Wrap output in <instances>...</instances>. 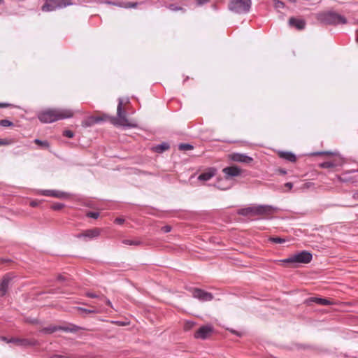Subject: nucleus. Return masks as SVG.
<instances>
[{
  "mask_svg": "<svg viewBox=\"0 0 358 358\" xmlns=\"http://www.w3.org/2000/svg\"><path fill=\"white\" fill-rule=\"evenodd\" d=\"M100 235V230L97 228L87 229L84 231L85 238L92 239Z\"/></svg>",
  "mask_w": 358,
  "mask_h": 358,
  "instance_id": "19",
  "label": "nucleus"
},
{
  "mask_svg": "<svg viewBox=\"0 0 358 358\" xmlns=\"http://www.w3.org/2000/svg\"><path fill=\"white\" fill-rule=\"evenodd\" d=\"M104 3H106V4L114 5V6H119V7L122 6V3H120V2H115V1H105Z\"/></svg>",
  "mask_w": 358,
  "mask_h": 358,
  "instance_id": "42",
  "label": "nucleus"
},
{
  "mask_svg": "<svg viewBox=\"0 0 358 358\" xmlns=\"http://www.w3.org/2000/svg\"><path fill=\"white\" fill-rule=\"evenodd\" d=\"M81 328L73 324H68L66 325H55L51 324L47 327H43L40 330V332L44 334H52L57 331H63L65 332H78Z\"/></svg>",
  "mask_w": 358,
  "mask_h": 358,
  "instance_id": "4",
  "label": "nucleus"
},
{
  "mask_svg": "<svg viewBox=\"0 0 358 358\" xmlns=\"http://www.w3.org/2000/svg\"><path fill=\"white\" fill-rule=\"evenodd\" d=\"M170 148V145L167 142H163L160 144L155 145L153 148L154 151L157 153H162Z\"/></svg>",
  "mask_w": 358,
  "mask_h": 358,
  "instance_id": "21",
  "label": "nucleus"
},
{
  "mask_svg": "<svg viewBox=\"0 0 358 358\" xmlns=\"http://www.w3.org/2000/svg\"><path fill=\"white\" fill-rule=\"evenodd\" d=\"M172 227L170 225H165L162 227L161 230L164 233H169L171 231Z\"/></svg>",
  "mask_w": 358,
  "mask_h": 358,
  "instance_id": "43",
  "label": "nucleus"
},
{
  "mask_svg": "<svg viewBox=\"0 0 358 358\" xmlns=\"http://www.w3.org/2000/svg\"><path fill=\"white\" fill-rule=\"evenodd\" d=\"M315 155H336L335 152H315L314 154Z\"/></svg>",
  "mask_w": 358,
  "mask_h": 358,
  "instance_id": "45",
  "label": "nucleus"
},
{
  "mask_svg": "<svg viewBox=\"0 0 358 358\" xmlns=\"http://www.w3.org/2000/svg\"><path fill=\"white\" fill-rule=\"evenodd\" d=\"M250 215H268L277 208L269 205H259L248 207Z\"/></svg>",
  "mask_w": 358,
  "mask_h": 358,
  "instance_id": "9",
  "label": "nucleus"
},
{
  "mask_svg": "<svg viewBox=\"0 0 358 358\" xmlns=\"http://www.w3.org/2000/svg\"><path fill=\"white\" fill-rule=\"evenodd\" d=\"M24 320L27 323H29L34 325H41L42 322L38 317H33L31 316L24 317Z\"/></svg>",
  "mask_w": 358,
  "mask_h": 358,
  "instance_id": "24",
  "label": "nucleus"
},
{
  "mask_svg": "<svg viewBox=\"0 0 358 358\" xmlns=\"http://www.w3.org/2000/svg\"><path fill=\"white\" fill-rule=\"evenodd\" d=\"M339 180L341 181V182H347L348 181V179L347 178L345 177V174H343V176H340L339 177Z\"/></svg>",
  "mask_w": 358,
  "mask_h": 358,
  "instance_id": "53",
  "label": "nucleus"
},
{
  "mask_svg": "<svg viewBox=\"0 0 358 358\" xmlns=\"http://www.w3.org/2000/svg\"><path fill=\"white\" fill-rule=\"evenodd\" d=\"M114 222L117 224H122L124 222V219L122 217H117Z\"/></svg>",
  "mask_w": 358,
  "mask_h": 358,
  "instance_id": "44",
  "label": "nucleus"
},
{
  "mask_svg": "<svg viewBox=\"0 0 358 358\" xmlns=\"http://www.w3.org/2000/svg\"><path fill=\"white\" fill-rule=\"evenodd\" d=\"M251 0H230L228 8L237 14L248 13L251 8Z\"/></svg>",
  "mask_w": 358,
  "mask_h": 358,
  "instance_id": "3",
  "label": "nucleus"
},
{
  "mask_svg": "<svg viewBox=\"0 0 358 358\" xmlns=\"http://www.w3.org/2000/svg\"><path fill=\"white\" fill-rule=\"evenodd\" d=\"M71 5H73L71 0H45L42 6V10L50 12Z\"/></svg>",
  "mask_w": 358,
  "mask_h": 358,
  "instance_id": "6",
  "label": "nucleus"
},
{
  "mask_svg": "<svg viewBox=\"0 0 358 358\" xmlns=\"http://www.w3.org/2000/svg\"><path fill=\"white\" fill-rule=\"evenodd\" d=\"M231 160L236 162H241L245 164H250L253 161L251 157H249L245 154L234 153L231 157Z\"/></svg>",
  "mask_w": 358,
  "mask_h": 358,
  "instance_id": "16",
  "label": "nucleus"
},
{
  "mask_svg": "<svg viewBox=\"0 0 358 358\" xmlns=\"http://www.w3.org/2000/svg\"><path fill=\"white\" fill-rule=\"evenodd\" d=\"M13 279V275L11 273H7L1 278L0 282V293L1 296L6 294Z\"/></svg>",
  "mask_w": 358,
  "mask_h": 358,
  "instance_id": "11",
  "label": "nucleus"
},
{
  "mask_svg": "<svg viewBox=\"0 0 358 358\" xmlns=\"http://www.w3.org/2000/svg\"><path fill=\"white\" fill-rule=\"evenodd\" d=\"M75 236L78 238H85L84 231L83 233L76 234Z\"/></svg>",
  "mask_w": 358,
  "mask_h": 358,
  "instance_id": "51",
  "label": "nucleus"
},
{
  "mask_svg": "<svg viewBox=\"0 0 358 358\" xmlns=\"http://www.w3.org/2000/svg\"><path fill=\"white\" fill-rule=\"evenodd\" d=\"M237 213L243 216H248L251 214L248 207L239 209Z\"/></svg>",
  "mask_w": 358,
  "mask_h": 358,
  "instance_id": "31",
  "label": "nucleus"
},
{
  "mask_svg": "<svg viewBox=\"0 0 358 358\" xmlns=\"http://www.w3.org/2000/svg\"><path fill=\"white\" fill-rule=\"evenodd\" d=\"M312 259V253L303 250L290 255L288 258L283 259L282 262L292 264H308L311 262Z\"/></svg>",
  "mask_w": 358,
  "mask_h": 358,
  "instance_id": "5",
  "label": "nucleus"
},
{
  "mask_svg": "<svg viewBox=\"0 0 358 358\" xmlns=\"http://www.w3.org/2000/svg\"><path fill=\"white\" fill-rule=\"evenodd\" d=\"M288 24L292 27H295L298 30H303L306 27V21L303 19L290 17Z\"/></svg>",
  "mask_w": 358,
  "mask_h": 358,
  "instance_id": "17",
  "label": "nucleus"
},
{
  "mask_svg": "<svg viewBox=\"0 0 358 358\" xmlns=\"http://www.w3.org/2000/svg\"><path fill=\"white\" fill-rule=\"evenodd\" d=\"M34 143L43 148H49L50 147V143L47 141H41L38 138H36Z\"/></svg>",
  "mask_w": 358,
  "mask_h": 358,
  "instance_id": "27",
  "label": "nucleus"
},
{
  "mask_svg": "<svg viewBox=\"0 0 358 358\" xmlns=\"http://www.w3.org/2000/svg\"><path fill=\"white\" fill-rule=\"evenodd\" d=\"M86 295L90 298H99V294H97L96 292H88L86 293Z\"/></svg>",
  "mask_w": 358,
  "mask_h": 358,
  "instance_id": "41",
  "label": "nucleus"
},
{
  "mask_svg": "<svg viewBox=\"0 0 358 358\" xmlns=\"http://www.w3.org/2000/svg\"><path fill=\"white\" fill-rule=\"evenodd\" d=\"M280 157L290 162H294L296 160L295 155L291 152H282L280 153Z\"/></svg>",
  "mask_w": 358,
  "mask_h": 358,
  "instance_id": "23",
  "label": "nucleus"
},
{
  "mask_svg": "<svg viewBox=\"0 0 358 358\" xmlns=\"http://www.w3.org/2000/svg\"><path fill=\"white\" fill-rule=\"evenodd\" d=\"M10 104L7 103H0V108H6L9 106Z\"/></svg>",
  "mask_w": 358,
  "mask_h": 358,
  "instance_id": "54",
  "label": "nucleus"
},
{
  "mask_svg": "<svg viewBox=\"0 0 358 358\" xmlns=\"http://www.w3.org/2000/svg\"><path fill=\"white\" fill-rule=\"evenodd\" d=\"M280 172H281L282 173H283V174H285V173H286V171H285V170H281V171H280Z\"/></svg>",
  "mask_w": 358,
  "mask_h": 358,
  "instance_id": "60",
  "label": "nucleus"
},
{
  "mask_svg": "<svg viewBox=\"0 0 358 358\" xmlns=\"http://www.w3.org/2000/svg\"><path fill=\"white\" fill-rule=\"evenodd\" d=\"M122 7L125 8H136L138 5V3L137 2H134V3L125 2V3H122Z\"/></svg>",
  "mask_w": 358,
  "mask_h": 358,
  "instance_id": "32",
  "label": "nucleus"
},
{
  "mask_svg": "<svg viewBox=\"0 0 358 358\" xmlns=\"http://www.w3.org/2000/svg\"><path fill=\"white\" fill-rule=\"evenodd\" d=\"M8 143L6 140L0 139V145H7Z\"/></svg>",
  "mask_w": 358,
  "mask_h": 358,
  "instance_id": "55",
  "label": "nucleus"
},
{
  "mask_svg": "<svg viewBox=\"0 0 358 358\" xmlns=\"http://www.w3.org/2000/svg\"><path fill=\"white\" fill-rule=\"evenodd\" d=\"M223 173L225 174L226 179L231 177L238 176L241 173V170L236 166H227L223 169Z\"/></svg>",
  "mask_w": 358,
  "mask_h": 358,
  "instance_id": "15",
  "label": "nucleus"
},
{
  "mask_svg": "<svg viewBox=\"0 0 358 358\" xmlns=\"http://www.w3.org/2000/svg\"><path fill=\"white\" fill-rule=\"evenodd\" d=\"M285 187H287L289 189H291L293 187V183L288 182L285 184Z\"/></svg>",
  "mask_w": 358,
  "mask_h": 358,
  "instance_id": "50",
  "label": "nucleus"
},
{
  "mask_svg": "<svg viewBox=\"0 0 358 358\" xmlns=\"http://www.w3.org/2000/svg\"><path fill=\"white\" fill-rule=\"evenodd\" d=\"M1 339L2 341H6V343H8V341H9V340H10L9 338H6V337H5V336H1Z\"/></svg>",
  "mask_w": 358,
  "mask_h": 358,
  "instance_id": "57",
  "label": "nucleus"
},
{
  "mask_svg": "<svg viewBox=\"0 0 358 358\" xmlns=\"http://www.w3.org/2000/svg\"><path fill=\"white\" fill-rule=\"evenodd\" d=\"M63 135L67 138H73L74 136V133L71 130H64L63 132Z\"/></svg>",
  "mask_w": 358,
  "mask_h": 358,
  "instance_id": "38",
  "label": "nucleus"
},
{
  "mask_svg": "<svg viewBox=\"0 0 358 358\" xmlns=\"http://www.w3.org/2000/svg\"><path fill=\"white\" fill-rule=\"evenodd\" d=\"M122 243L125 245H134V246H139L143 244V242L139 240H129V239H124L122 241Z\"/></svg>",
  "mask_w": 358,
  "mask_h": 358,
  "instance_id": "25",
  "label": "nucleus"
},
{
  "mask_svg": "<svg viewBox=\"0 0 358 358\" xmlns=\"http://www.w3.org/2000/svg\"><path fill=\"white\" fill-rule=\"evenodd\" d=\"M357 31H358V30Z\"/></svg>",
  "mask_w": 358,
  "mask_h": 358,
  "instance_id": "63",
  "label": "nucleus"
},
{
  "mask_svg": "<svg viewBox=\"0 0 358 358\" xmlns=\"http://www.w3.org/2000/svg\"><path fill=\"white\" fill-rule=\"evenodd\" d=\"M169 8H170L171 10H174V11H176V10H182V8H180V7H178V6H175V5H173V4H171V5L169 6Z\"/></svg>",
  "mask_w": 358,
  "mask_h": 358,
  "instance_id": "46",
  "label": "nucleus"
},
{
  "mask_svg": "<svg viewBox=\"0 0 358 358\" xmlns=\"http://www.w3.org/2000/svg\"><path fill=\"white\" fill-rule=\"evenodd\" d=\"M296 348L299 350H315L316 348L313 345H308V344H296Z\"/></svg>",
  "mask_w": 358,
  "mask_h": 358,
  "instance_id": "28",
  "label": "nucleus"
},
{
  "mask_svg": "<svg viewBox=\"0 0 358 358\" xmlns=\"http://www.w3.org/2000/svg\"><path fill=\"white\" fill-rule=\"evenodd\" d=\"M103 119L101 117H88L84 122V126L85 127H91L92 125L94 124L99 123L100 122L103 121Z\"/></svg>",
  "mask_w": 358,
  "mask_h": 358,
  "instance_id": "20",
  "label": "nucleus"
},
{
  "mask_svg": "<svg viewBox=\"0 0 358 358\" xmlns=\"http://www.w3.org/2000/svg\"><path fill=\"white\" fill-rule=\"evenodd\" d=\"M191 293L194 299H196L201 302L210 301L213 299V295L212 293L200 288H192L191 289Z\"/></svg>",
  "mask_w": 358,
  "mask_h": 358,
  "instance_id": "8",
  "label": "nucleus"
},
{
  "mask_svg": "<svg viewBox=\"0 0 358 358\" xmlns=\"http://www.w3.org/2000/svg\"><path fill=\"white\" fill-rule=\"evenodd\" d=\"M41 194L46 196H52L55 198H64L66 196V193L58 190L45 189L40 190Z\"/></svg>",
  "mask_w": 358,
  "mask_h": 358,
  "instance_id": "18",
  "label": "nucleus"
},
{
  "mask_svg": "<svg viewBox=\"0 0 358 358\" xmlns=\"http://www.w3.org/2000/svg\"><path fill=\"white\" fill-rule=\"evenodd\" d=\"M13 124V122L8 120H0V126L10 127V126H12Z\"/></svg>",
  "mask_w": 358,
  "mask_h": 358,
  "instance_id": "35",
  "label": "nucleus"
},
{
  "mask_svg": "<svg viewBox=\"0 0 358 358\" xmlns=\"http://www.w3.org/2000/svg\"><path fill=\"white\" fill-rule=\"evenodd\" d=\"M316 18L320 22L326 24H338L347 22V20L344 16L331 10L318 13Z\"/></svg>",
  "mask_w": 358,
  "mask_h": 358,
  "instance_id": "2",
  "label": "nucleus"
},
{
  "mask_svg": "<svg viewBox=\"0 0 358 358\" xmlns=\"http://www.w3.org/2000/svg\"><path fill=\"white\" fill-rule=\"evenodd\" d=\"M213 331L212 325H204L196 331L194 336L195 338L206 340L213 334Z\"/></svg>",
  "mask_w": 358,
  "mask_h": 358,
  "instance_id": "10",
  "label": "nucleus"
},
{
  "mask_svg": "<svg viewBox=\"0 0 358 358\" xmlns=\"http://www.w3.org/2000/svg\"><path fill=\"white\" fill-rule=\"evenodd\" d=\"M57 279L59 282L66 281L67 280L66 277L62 275H59Z\"/></svg>",
  "mask_w": 358,
  "mask_h": 358,
  "instance_id": "47",
  "label": "nucleus"
},
{
  "mask_svg": "<svg viewBox=\"0 0 358 358\" xmlns=\"http://www.w3.org/2000/svg\"><path fill=\"white\" fill-rule=\"evenodd\" d=\"M271 242L274 243H285V239L280 237H270L268 239Z\"/></svg>",
  "mask_w": 358,
  "mask_h": 358,
  "instance_id": "30",
  "label": "nucleus"
},
{
  "mask_svg": "<svg viewBox=\"0 0 358 358\" xmlns=\"http://www.w3.org/2000/svg\"><path fill=\"white\" fill-rule=\"evenodd\" d=\"M274 7L276 9L283 8L285 7V3L280 0H274Z\"/></svg>",
  "mask_w": 358,
  "mask_h": 358,
  "instance_id": "33",
  "label": "nucleus"
},
{
  "mask_svg": "<svg viewBox=\"0 0 358 358\" xmlns=\"http://www.w3.org/2000/svg\"><path fill=\"white\" fill-rule=\"evenodd\" d=\"M353 199L358 200V191L354 193L353 194Z\"/></svg>",
  "mask_w": 358,
  "mask_h": 358,
  "instance_id": "56",
  "label": "nucleus"
},
{
  "mask_svg": "<svg viewBox=\"0 0 358 358\" xmlns=\"http://www.w3.org/2000/svg\"><path fill=\"white\" fill-rule=\"evenodd\" d=\"M339 165H341L340 162L334 160V161H327V162H324L322 163H320L319 164V166L322 169H331V168H334Z\"/></svg>",
  "mask_w": 358,
  "mask_h": 358,
  "instance_id": "22",
  "label": "nucleus"
},
{
  "mask_svg": "<svg viewBox=\"0 0 358 358\" xmlns=\"http://www.w3.org/2000/svg\"><path fill=\"white\" fill-rule=\"evenodd\" d=\"M217 169L214 167L208 168L204 172L201 173L197 178L199 181H208L216 175Z\"/></svg>",
  "mask_w": 358,
  "mask_h": 358,
  "instance_id": "14",
  "label": "nucleus"
},
{
  "mask_svg": "<svg viewBox=\"0 0 358 358\" xmlns=\"http://www.w3.org/2000/svg\"><path fill=\"white\" fill-rule=\"evenodd\" d=\"M356 41L358 43V31H357Z\"/></svg>",
  "mask_w": 358,
  "mask_h": 358,
  "instance_id": "59",
  "label": "nucleus"
},
{
  "mask_svg": "<svg viewBox=\"0 0 358 358\" xmlns=\"http://www.w3.org/2000/svg\"><path fill=\"white\" fill-rule=\"evenodd\" d=\"M15 343L19 346H34L36 345L37 341L34 339H27V338H11L9 341H8V343Z\"/></svg>",
  "mask_w": 358,
  "mask_h": 358,
  "instance_id": "13",
  "label": "nucleus"
},
{
  "mask_svg": "<svg viewBox=\"0 0 358 358\" xmlns=\"http://www.w3.org/2000/svg\"><path fill=\"white\" fill-rule=\"evenodd\" d=\"M227 330L229 331L231 334H233L238 337H241L243 336L242 332L238 331L235 329L228 328Z\"/></svg>",
  "mask_w": 358,
  "mask_h": 358,
  "instance_id": "39",
  "label": "nucleus"
},
{
  "mask_svg": "<svg viewBox=\"0 0 358 358\" xmlns=\"http://www.w3.org/2000/svg\"><path fill=\"white\" fill-rule=\"evenodd\" d=\"M122 104H123L122 100L121 98H120L118 99V105H117V115L118 117V120H117L115 122H114V124L120 125V126H122L124 127H128V128L133 127L134 125L131 124H129L128 122V120L126 117V113L123 110V108H122Z\"/></svg>",
  "mask_w": 358,
  "mask_h": 358,
  "instance_id": "7",
  "label": "nucleus"
},
{
  "mask_svg": "<svg viewBox=\"0 0 358 358\" xmlns=\"http://www.w3.org/2000/svg\"><path fill=\"white\" fill-rule=\"evenodd\" d=\"M50 358H68V357L62 355H53Z\"/></svg>",
  "mask_w": 358,
  "mask_h": 358,
  "instance_id": "49",
  "label": "nucleus"
},
{
  "mask_svg": "<svg viewBox=\"0 0 358 358\" xmlns=\"http://www.w3.org/2000/svg\"><path fill=\"white\" fill-rule=\"evenodd\" d=\"M72 116L73 112L71 110L56 108L45 110L38 114V120L43 123H52Z\"/></svg>",
  "mask_w": 358,
  "mask_h": 358,
  "instance_id": "1",
  "label": "nucleus"
},
{
  "mask_svg": "<svg viewBox=\"0 0 358 358\" xmlns=\"http://www.w3.org/2000/svg\"><path fill=\"white\" fill-rule=\"evenodd\" d=\"M304 303L307 306H312L314 303L320 306H329L333 304V302L326 298L319 296H310L304 301Z\"/></svg>",
  "mask_w": 358,
  "mask_h": 358,
  "instance_id": "12",
  "label": "nucleus"
},
{
  "mask_svg": "<svg viewBox=\"0 0 358 358\" xmlns=\"http://www.w3.org/2000/svg\"><path fill=\"white\" fill-rule=\"evenodd\" d=\"M194 148L193 145L189 143H180L178 145V149L180 150H191Z\"/></svg>",
  "mask_w": 358,
  "mask_h": 358,
  "instance_id": "29",
  "label": "nucleus"
},
{
  "mask_svg": "<svg viewBox=\"0 0 358 358\" xmlns=\"http://www.w3.org/2000/svg\"><path fill=\"white\" fill-rule=\"evenodd\" d=\"M194 324V322H187L184 326V329L185 331H187L189 329H190Z\"/></svg>",
  "mask_w": 358,
  "mask_h": 358,
  "instance_id": "40",
  "label": "nucleus"
},
{
  "mask_svg": "<svg viewBox=\"0 0 358 358\" xmlns=\"http://www.w3.org/2000/svg\"><path fill=\"white\" fill-rule=\"evenodd\" d=\"M113 322L120 326H126V325L129 324V323H130V322L127 319H125L124 321L117 320V321H115Z\"/></svg>",
  "mask_w": 358,
  "mask_h": 358,
  "instance_id": "37",
  "label": "nucleus"
},
{
  "mask_svg": "<svg viewBox=\"0 0 358 358\" xmlns=\"http://www.w3.org/2000/svg\"><path fill=\"white\" fill-rule=\"evenodd\" d=\"M209 1L210 0H196V3L199 6L203 5Z\"/></svg>",
  "mask_w": 358,
  "mask_h": 358,
  "instance_id": "48",
  "label": "nucleus"
},
{
  "mask_svg": "<svg viewBox=\"0 0 358 358\" xmlns=\"http://www.w3.org/2000/svg\"><path fill=\"white\" fill-rule=\"evenodd\" d=\"M85 313H89V314H91V313H95V312L94 310H85Z\"/></svg>",
  "mask_w": 358,
  "mask_h": 358,
  "instance_id": "58",
  "label": "nucleus"
},
{
  "mask_svg": "<svg viewBox=\"0 0 358 358\" xmlns=\"http://www.w3.org/2000/svg\"><path fill=\"white\" fill-rule=\"evenodd\" d=\"M59 289H50L48 291H45V292H36V293H34L33 294V295L34 296H36V298H38L39 296L41 295H43V294H57V293H59Z\"/></svg>",
  "mask_w": 358,
  "mask_h": 358,
  "instance_id": "26",
  "label": "nucleus"
},
{
  "mask_svg": "<svg viewBox=\"0 0 358 358\" xmlns=\"http://www.w3.org/2000/svg\"><path fill=\"white\" fill-rule=\"evenodd\" d=\"M107 303H108V305H110V301L109 300H107Z\"/></svg>",
  "mask_w": 358,
  "mask_h": 358,
  "instance_id": "61",
  "label": "nucleus"
},
{
  "mask_svg": "<svg viewBox=\"0 0 358 358\" xmlns=\"http://www.w3.org/2000/svg\"><path fill=\"white\" fill-rule=\"evenodd\" d=\"M3 4H4V1L0 0V14L1 13V12L3 10V8L2 7V6H3Z\"/></svg>",
  "mask_w": 358,
  "mask_h": 358,
  "instance_id": "52",
  "label": "nucleus"
},
{
  "mask_svg": "<svg viewBox=\"0 0 358 358\" xmlns=\"http://www.w3.org/2000/svg\"><path fill=\"white\" fill-rule=\"evenodd\" d=\"M87 217L97 219L99 217V213L90 211L86 214Z\"/></svg>",
  "mask_w": 358,
  "mask_h": 358,
  "instance_id": "36",
  "label": "nucleus"
},
{
  "mask_svg": "<svg viewBox=\"0 0 358 358\" xmlns=\"http://www.w3.org/2000/svg\"><path fill=\"white\" fill-rule=\"evenodd\" d=\"M64 207V204L62 203H54L51 208L55 210H61Z\"/></svg>",
  "mask_w": 358,
  "mask_h": 358,
  "instance_id": "34",
  "label": "nucleus"
},
{
  "mask_svg": "<svg viewBox=\"0 0 358 358\" xmlns=\"http://www.w3.org/2000/svg\"><path fill=\"white\" fill-rule=\"evenodd\" d=\"M87 206L90 207H93L92 205H90V204H87Z\"/></svg>",
  "mask_w": 358,
  "mask_h": 358,
  "instance_id": "62",
  "label": "nucleus"
}]
</instances>
